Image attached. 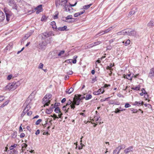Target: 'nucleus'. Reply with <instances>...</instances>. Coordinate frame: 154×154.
Wrapping results in <instances>:
<instances>
[{"label": "nucleus", "mask_w": 154, "mask_h": 154, "mask_svg": "<svg viewBox=\"0 0 154 154\" xmlns=\"http://www.w3.org/2000/svg\"><path fill=\"white\" fill-rule=\"evenodd\" d=\"M55 107V106L53 104H52L51 105V106L50 107V108L52 110Z\"/></svg>", "instance_id": "63"}, {"label": "nucleus", "mask_w": 154, "mask_h": 154, "mask_svg": "<svg viewBox=\"0 0 154 154\" xmlns=\"http://www.w3.org/2000/svg\"><path fill=\"white\" fill-rule=\"evenodd\" d=\"M55 112L56 113H60V108L58 107H57L54 109Z\"/></svg>", "instance_id": "36"}, {"label": "nucleus", "mask_w": 154, "mask_h": 154, "mask_svg": "<svg viewBox=\"0 0 154 154\" xmlns=\"http://www.w3.org/2000/svg\"><path fill=\"white\" fill-rule=\"evenodd\" d=\"M76 95L77 96H76V97L79 99L80 100H81L85 98V97L83 95L79 94L77 95Z\"/></svg>", "instance_id": "27"}, {"label": "nucleus", "mask_w": 154, "mask_h": 154, "mask_svg": "<svg viewBox=\"0 0 154 154\" xmlns=\"http://www.w3.org/2000/svg\"><path fill=\"white\" fill-rule=\"evenodd\" d=\"M76 96H77L76 95H75L73 98L72 104L70 105L71 109H74L75 108V105H79L80 102L81 100L77 98Z\"/></svg>", "instance_id": "3"}, {"label": "nucleus", "mask_w": 154, "mask_h": 154, "mask_svg": "<svg viewBox=\"0 0 154 154\" xmlns=\"http://www.w3.org/2000/svg\"><path fill=\"white\" fill-rule=\"evenodd\" d=\"M147 26L149 27H151L154 26V20H151L147 24Z\"/></svg>", "instance_id": "19"}, {"label": "nucleus", "mask_w": 154, "mask_h": 154, "mask_svg": "<svg viewBox=\"0 0 154 154\" xmlns=\"http://www.w3.org/2000/svg\"><path fill=\"white\" fill-rule=\"evenodd\" d=\"M72 101H71L70 100H69L67 102L66 105L67 106H69L70 105H72Z\"/></svg>", "instance_id": "41"}, {"label": "nucleus", "mask_w": 154, "mask_h": 154, "mask_svg": "<svg viewBox=\"0 0 154 154\" xmlns=\"http://www.w3.org/2000/svg\"><path fill=\"white\" fill-rule=\"evenodd\" d=\"M101 43L102 42L101 41H99L94 42L93 44H94V45L95 46Z\"/></svg>", "instance_id": "39"}, {"label": "nucleus", "mask_w": 154, "mask_h": 154, "mask_svg": "<svg viewBox=\"0 0 154 154\" xmlns=\"http://www.w3.org/2000/svg\"><path fill=\"white\" fill-rule=\"evenodd\" d=\"M52 110L50 108L47 109L46 111V113L47 114H50L51 113L52 111Z\"/></svg>", "instance_id": "37"}, {"label": "nucleus", "mask_w": 154, "mask_h": 154, "mask_svg": "<svg viewBox=\"0 0 154 154\" xmlns=\"http://www.w3.org/2000/svg\"><path fill=\"white\" fill-rule=\"evenodd\" d=\"M148 77L151 79H152L154 77V68L150 69Z\"/></svg>", "instance_id": "10"}, {"label": "nucleus", "mask_w": 154, "mask_h": 154, "mask_svg": "<svg viewBox=\"0 0 154 154\" xmlns=\"http://www.w3.org/2000/svg\"><path fill=\"white\" fill-rule=\"evenodd\" d=\"M14 85H15V89L19 86L21 84L19 81H17V82H14Z\"/></svg>", "instance_id": "26"}, {"label": "nucleus", "mask_w": 154, "mask_h": 154, "mask_svg": "<svg viewBox=\"0 0 154 154\" xmlns=\"http://www.w3.org/2000/svg\"><path fill=\"white\" fill-rule=\"evenodd\" d=\"M131 89L134 90L138 91L140 90V86H137L135 87V88L132 87L131 88Z\"/></svg>", "instance_id": "35"}, {"label": "nucleus", "mask_w": 154, "mask_h": 154, "mask_svg": "<svg viewBox=\"0 0 154 154\" xmlns=\"http://www.w3.org/2000/svg\"><path fill=\"white\" fill-rule=\"evenodd\" d=\"M46 45V43L45 42L42 41L39 44V46L40 47L41 49L44 48V47Z\"/></svg>", "instance_id": "16"}, {"label": "nucleus", "mask_w": 154, "mask_h": 154, "mask_svg": "<svg viewBox=\"0 0 154 154\" xmlns=\"http://www.w3.org/2000/svg\"><path fill=\"white\" fill-rule=\"evenodd\" d=\"M31 100H27L25 102V103L24 105L26 106V107L25 108V109H26L27 111L31 108L30 104Z\"/></svg>", "instance_id": "6"}, {"label": "nucleus", "mask_w": 154, "mask_h": 154, "mask_svg": "<svg viewBox=\"0 0 154 154\" xmlns=\"http://www.w3.org/2000/svg\"><path fill=\"white\" fill-rule=\"evenodd\" d=\"M41 36L42 39H44L50 36L51 34L50 32H45L42 33Z\"/></svg>", "instance_id": "8"}, {"label": "nucleus", "mask_w": 154, "mask_h": 154, "mask_svg": "<svg viewBox=\"0 0 154 154\" xmlns=\"http://www.w3.org/2000/svg\"><path fill=\"white\" fill-rule=\"evenodd\" d=\"M23 146L22 147V149H23L25 150L27 146V145L25 143H23Z\"/></svg>", "instance_id": "48"}, {"label": "nucleus", "mask_w": 154, "mask_h": 154, "mask_svg": "<svg viewBox=\"0 0 154 154\" xmlns=\"http://www.w3.org/2000/svg\"><path fill=\"white\" fill-rule=\"evenodd\" d=\"M117 35H124L123 30H122L120 32H117Z\"/></svg>", "instance_id": "43"}, {"label": "nucleus", "mask_w": 154, "mask_h": 154, "mask_svg": "<svg viewBox=\"0 0 154 154\" xmlns=\"http://www.w3.org/2000/svg\"><path fill=\"white\" fill-rule=\"evenodd\" d=\"M131 106V105L128 103H126L125 106V107L126 108L129 107Z\"/></svg>", "instance_id": "56"}, {"label": "nucleus", "mask_w": 154, "mask_h": 154, "mask_svg": "<svg viewBox=\"0 0 154 154\" xmlns=\"http://www.w3.org/2000/svg\"><path fill=\"white\" fill-rule=\"evenodd\" d=\"M5 18V15L4 13L0 11V22H2Z\"/></svg>", "instance_id": "13"}, {"label": "nucleus", "mask_w": 154, "mask_h": 154, "mask_svg": "<svg viewBox=\"0 0 154 154\" xmlns=\"http://www.w3.org/2000/svg\"><path fill=\"white\" fill-rule=\"evenodd\" d=\"M92 97V95L91 94H87L85 98L86 100H88L90 99H91Z\"/></svg>", "instance_id": "31"}, {"label": "nucleus", "mask_w": 154, "mask_h": 154, "mask_svg": "<svg viewBox=\"0 0 154 154\" xmlns=\"http://www.w3.org/2000/svg\"><path fill=\"white\" fill-rule=\"evenodd\" d=\"M130 41L129 39H128L126 41V42H125V46H127L129 45L130 43Z\"/></svg>", "instance_id": "50"}, {"label": "nucleus", "mask_w": 154, "mask_h": 154, "mask_svg": "<svg viewBox=\"0 0 154 154\" xmlns=\"http://www.w3.org/2000/svg\"><path fill=\"white\" fill-rule=\"evenodd\" d=\"M28 111L24 109L22 112V113L21 114V116L22 117H23L25 115V114L27 113V112Z\"/></svg>", "instance_id": "38"}, {"label": "nucleus", "mask_w": 154, "mask_h": 154, "mask_svg": "<svg viewBox=\"0 0 154 154\" xmlns=\"http://www.w3.org/2000/svg\"><path fill=\"white\" fill-rule=\"evenodd\" d=\"M103 33L101 34V35H103L105 33H107V32H109V30L108 29H107L105 30H103Z\"/></svg>", "instance_id": "55"}, {"label": "nucleus", "mask_w": 154, "mask_h": 154, "mask_svg": "<svg viewBox=\"0 0 154 154\" xmlns=\"http://www.w3.org/2000/svg\"><path fill=\"white\" fill-rule=\"evenodd\" d=\"M72 16L71 15H68L65 18L66 20H64V19H63L64 18V17L62 18V20H63V21L66 22V20H68L69 19H72Z\"/></svg>", "instance_id": "24"}, {"label": "nucleus", "mask_w": 154, "mask_h": 154, "mask_svg": "<svg viewBox=\"0 0 154 154\" xmlns=\"http://www.w3.org/2000/svg\"><path fill=\"white\" fill-rule=\"evenodd\" d=\"M52 28L54 29H55V30H56V31H57V29L58 28H57L56 26V25H55L54 26H52Z\"/></svg>", "instance_id": "61"}, {"label": "nucleus", "mask_w": 154, "mask_h": 154, "mask_svg": "<svg viewBox=\"0 0 154 154\" xmlns=\"http://www.w3.org/2000/svg\"><path fill=\"white\" fill-rule=\"evenodd\" d=\"M72 61V59H68L66 60L65 61V63H71Z\"/></svg>", "instance_id": "46"}, {"label": "nucleus", "mask_w": 154, "mask_h": 154, "mask_svg": "<svg viewBox=\"0 0 154 154\" xmlns=\"http://www.w3.org/2000/svg\"><path fill=\"white\" fill-rule=\"evenodd\" d=\"M144 103L143 101H140L139 102L135 101L134 103V105L138 106H141L143 105Z\"/></svg>", "instance_id": "14"}, {"label": "nucleus", "mask_w": 154, "mask_h": 154, "mask_svg": "<svg viewBox=\"0 0 154 154\" xmlns=\"http://www.w3.org/2000/svg\"><path fill=\"white\" fill-rule=\"evenodd\" d=\"M85 11L83 10V11H82L76 13H75L74 14V16L75 17H78V16L82 14H83L85 12Z\"/></svg>", "instance_id": "20"}, {"label": "nucleus", "mask_w": 154, "mask_h": 154, "mask_svg": "<svg viewBox=\"0 0 154 154\" xmlns=\"http://www.w3.org/2000/svg\"><path fill=\"white\" fill-rule=\"evenodd\" d=\"M73 90L74 89L73 88H71L69 89L68 91L66 92H67L68 94H70L72 92V91H73Z\"/></svg>", "instance_id": "40"}, {"label": "nucleus", "mask_w": 154, "mask_h": 154, "mask_svg": "<svg viewBox=\"0 0 154 154\" xmlns=\"http://www.w3.org/2000/svg\"><path fill=\"white\" fill-rule=\"evenodd\" d=\"M134 75V74H133L132 75H131V74H129L128 75H125L124 76V77L125 78H126L128 80H130V81H131Z\"/></svg>", "instance_id": "12"}, {"label": "nucleus", "mask_w": 154, "mask_h": 154, "mask_svg": "<svg viewBox=\"0 0 154 154\" xmlns=\"http://www.w3.org/2000/svg\"><path fill=\"white\" fill-rule=\"evenodd\" d=\"M52 95L50 94H47L43 99V103L44 104V106H48L50 103L51 98L52 97Z\"/></svg>", "instance_id": "1"}, {"label": "nucleus", "mask_w": 154, "mask_h": 154, "mask_svg": "<svg viewBox=\"0 0 154 154\" xmlns=\"http://www.w3.org/2000/svg\"><path fill=\"white\" fill-rule=\"evenodd\" d=\"M143 94H145V96L147 95V97H148V94L147 93L142 92V93H140V95L141 96H143Z\"/></svg>", "instance_id": "51"}, {"label": "nucleus", "mask_w": 154, "mask_h": 154, "mask_svg": "<svg viewBox=\"0 0 154 154\" xmlns=\"http://www.w3.org/2000/svg\"><path fill=\"white\" fill-rule=\"evenodd\" d=\"M12 77V75H8L7 77V79L9 80H10Z\"/></svg>", "instance_id": "54"}, {"label": "nucleus", "mask_w": 154, "mask_h": 154, "mask_svg": "<svg viewBox=\"0 0 154 154\" xmlns=\"http://www.w3.org/2000/svg\"><path fill=\"white\" fill-rule=\"evenodd\" d=\"M129 29H126L123 30L124 35H128L129 33Z\"/></svg>", "instance_id": "23"}, {"label": "nucleus", "mask_w": 154, "mask_h": 154, "mask_svg": "<svg viewBox=\"0 0 154 154\" xmlns=\"http://www.w3.org/2000/svg\"><path fill=\"white\" fill-rule=\"evenodd\" d=\"M65 51H61L58 54V55L59 56H60L62 55H63L64 54Z\"/></svg>", "instance_id": "53"}, {"label": "nucleus", "mask_w": 154, "mask_h": 154, "mask_svg": "<svg viewBox=\"0 0 154 154\" xmlns=\"http://www.w3.org/2000/svg\"><path fill=\"white\" fill-rule=\"evenodd\" d=\"M35 9L36 10H39V9H42V5H39Z\"/></svg>", "instance_id": "49"}, {"label": "nucleus", "mask_w": 154, "mask_h": 154, "mask_svg": "<svg viewBox=\"0 0 154 154\" xmlns=\"http://www.w3.org/2000/svg\"><path fill=\"white\" fill-rule=\"evenodd\" d=\"M91 5L92 4H90L89 5H85L83 6V8L84 9L87 10L89 8Z\"/></svg>", "instance_id": "32"}, {"label": "nucleus", "mask_w": 154, "mask_h": 154, "mask_svg": "<svg viewBox=\"0 0 154 154\" xmlns=\"http://www.w3.org/2000/svg\"><path fill=\"white\" fill-rule=\"evenodd\" d=\"M17 133L16 132H14L11 135V137L13 138H15L17 136Z\"/></svg>", "instance_id": "30"}, {"label": "nucleus", "mask_w": 154, "mask_h": 154, "mask_svg": "<svg viewBox=\"0 0 154 154\" xmlns=\"http://www.w3.org/2000/svg\"><path fill=\"white\" fill-rule=\"evenodd\" d=\"M77 3V2H76L74 4H70V3H68L69 4V6H70V7L69 8V9H70V8H72V7H73L75 6L76 5Z\"/></svg>", "instance_id": "52"}, {"label": "nucleus", "mask_w": 154, "mask_h": 154, "mask_svg": "<svg viewBox=\"0 0 154 154\" xmlns=\"http://www.w3.org/2000/svg\"><path fill=\"white\" fill-rule=\"evenodd\" d=\"M126 147V146L125 145L123 144L121 145L120 146H118V148L119 149V150H121L122 149H125Z\"/></svg>", "instance_id": "33"}, {"label": "nucleus", "mask_w": 154, "mask_h": 154, "mask_svg": "<svg viewBox=\"0 0 154 154\" xmlns=\"http://www.w3.org/2000/svg\"><path fill=\"white\" fill-rule=\"evenodd\" d=\"M8 4L10 6L12 7L13 9H15L16 10L17 12L18 11L17 9L18 7L14 0H8Z\"/></svg>", "instance_id": "4"}, {"label": "nucleus", "mask_w": 154, "mask_h": 154, "mask_svg": "<svg viewBox=\"0 0 154 154\" xmlns=\"http://www.w3.org/2000/svg\"><path fill=\"white\" fill-rule=\"evenodd\" d=\"M4 11L5 14L6 20L8 21L10 20V16L12 15V13L11 11L9 10L6 11L5 10Z\"/></svg>", "instance_id": "7"}, {"label": "nucleus", "mask_w": 154, "mask_h": 154, "mask_svg": "<svg viewBox=\"0 0 154 154\" xmlns=\"http://www.w3.org/2000/svg\"><path fill=\"white\" fill-rule=\"evenodd\" d=\"M52 117L54 118V120H55V119L58 118V117H57V116L55 114H54Z\"/></svg>", "instance_id": "64"}, {"label": "nucleus", "mask_w": 154, "mask_h": 154, "mask_svg": "<svg viewBox=\"0 0 154 154\" xmlns=\"http://www.w3.org/2000/svg\"><path fill=\"white\" fill-rule=\"evenodd\" d=\"M13 45V44L12 43H10L9 45H8L6 48L7 50H10L12 48V45Z\"/></svg>", "instance_id": "25"}, {"label": "nucleus", "mask_w": 154, "mask_h": 154, "mask_svg": "<svg viewBox=\"0 0 154 154\" xmlns=\"http://www.w3.org/2000/svg\"><path fill=\"white\" fill-rule=\"evenodd\" d=\"M120 150L119 149L118 147H117L115 150H114L113 152V154H119Z\"/></svg>", "instance_id": "22"}, {"label": "nucleus", "mask_w": 154, "mask_h": 154, "mask_svg": "<svg viewBox=\"0 0 154 154\" xmlns=\"http://www.w3.org/2000/svg\"><path fill=\"white\" fill-rule=\"evenodd\" d=\"M103 88L99 89L97 91H94L93 94L94 95H99L101 94H103L104 92Z\"/></svg>", "instance_id": "9"}, {"label": "nucleus", "mask_w": 154, "mask_h": 154, "mask_svg": "<svg viewBox=\"0 0 154 154\" xmlns=\"http://www.w3.org/2000/svg\"><path fill=\"white\" fill-rule=\"evenodd\" d=\"M60 5L64 7V9H65L66 11L70 12V9L69 8V4L67 2V0H62L60 2Z\"/></svg>", "instance_id": "2"}, {"label": "nucleus", "mask_w": 154, "mask_h": 154, "mask_svg": "<svg viewBox=\"0 0 154 154\" xmlns=\"http://www.w3.org/2000/svg\"><path fill=\"white\" fill-rule=\"evenodd\" d=\"M42 121V120L41 119H39L38 120H37L35 122V125H38L40 122Z\"/></svg>", "instance_id": "45"}, {"label": "nucleus", "mask_w": 154, "mask_h": 154, "mask_svg": "<svg viewBox=\"0 0 154 154\" xmlns=\"http://www.w3.org/2000/svg\"><path fill=\"white\" fill-rule=\"evenodd\" d=\"M69 109V108H67V106L66 105L64 106L62 108V109L64 111H66L65 112H67Z\"/></svg>", "instance_id": "28"}, {"label": "nucleus", "mask_w": 154, "mask_h": 154, "mask_svg": "<svg viewBox=\"0 0 154 154\" xmlns=\"http://www.w3.org/2000/svg\"><path fill=\"white\" fill-rule=\"evenodd\" d=\"M5 90L13 91L15 89V85L13 82L12 83H10L6 86L5 88Z\"/></svg>", "instance_id": "5"}, {"label": "nucleus", "mask_w": 154, "mask_h": 154, "mask_svg": "<svg viewBox=\"0 0 154 154\" xmlns=\"http://www.w3.org/2000/svg\"><path fill=\"white\" fill-rule=\"evenodd\" d=\"M136 35V33L135 31L134 30H132V31H129V35H131L133 36H134Z\"/></svg>", "instance_id": "21"}, {"label": "nucleus", "mask_w": 154, "mask_h": 154, "mask_svg": "<svg viewBox=\"0 0 154 154\" xmlns=\"http://www.w3.org/2000/svg\"><path fill=\"white\" fill-rule=\"evenodd\" d=\"M55 15L54 16V17H53V18L54 19H57L58 18V13L57 11H56L55 12Z\"/></svg>", "instance_id": "42"}, {"label": "nucleus", "mask_w": 154, "mask_h": 154, "mask_svg": "<svg viewBox=\"0 0 154 154\" xmlns=\"http://www.w3.org/2000/svg\"><path fill=\"white\" fill-rule=\"evenodd\" d=\"M120 112V110H119L118 108L116 109L115 111L116 113H119Z\"/></svg>", "instance_id": "59"}, {"label": "nucleus", "mask_w": 154, "mask_h": 154, "mask_svg": "<svg viewBox=\"0 0 154 154\" xmlns=\"http://www.w3.org/2000/svg\"><path fill=\"white\" fill-rule=\"evenodd\" d=\"M133 147L132 146H130L128 148L125 149L124 150V152L125 154H127L131 152H133Z\"/></svg>", "instance_id": "11"}, {"label": "nucleus", "mask_w": 154, "mask_h": 154, "mask_svg": "<svg viewBox=\"0 0 154 154\" xmlns=\"http://www.w3.org/2000/svg\"><path fill=\"white\" fill-rule=\"evenodd\" d=\"M25 134L24 133H22L20 135V138H23L25 137Z\"/></svg>", "instance_id": "60"}, {"label": "nucleus", "mask_w": 154, "mask_h": 154, "mask_svg": "<svg viewBox=\"0 0 154 154\" xmlns=\"http://www.w3.org/2000/svg\"><path fill=\"white\" fill-rule=\"evenodd\" d=\"M115 27V26H111L109 28H108L109 30V31H110L112 30V29H113Z\"/></svg>", "instance_id": "62"}, {"label": "nucleus", "mask_w": 154, "mask_h": 154, "mask_svg": "<svg viewBox=\"0 0 154 154\" xmlns=\"http://www.w3.org/2000/svg\"><path fill=\"white\" fill-rule=\"evenodd\" d=\"M92 81L91 82L92 83H93L94 82L96 81H97V77L95 76L92 79Z\"/></svg>", "instance_id": "44"}, {"label": "nucleus", "mask_w": 154, "mask_h": 154, "mask_svg": "<svg viewBox=\"0 0 154 154\" xmlns=\"http://www.w3.org/2000/svg\"><path fill=\"white\" fill-rule=\"evenodd\" d=\"M8 152L9 153H12V154H17L18 153V151H17V149H14L12 151H10L9 150H8Z\"/></svg>", "instance_id": "18"}, {"label": "nucleus", "mask_w": 154, "mask_h": 154, "mask_svg": "<svg viewBox=\"0 0 154 154\" xmlns=\"http://www.w3.org/2000/svg\"><path fill=\"white\" fill-rule=\"evenodd\" d=\"M43 66V64L42 63H40L38 66V69H42Z\"/></svg>", "instance_id": "47"}, {"label": "nucleus", "mask_w": 154, "mask_h": 154, "mask_svg": "<svg viewBox=\"0 0 154 154\" xmlns=\"http://www.w3.org/2000/svg\"><path fill=\"white\" fill-rule=\"evenodd\" d=\"M27 115L28 116H30L32 114V112L31 111H30L27 112Z\"/></svg>", "instance_id": "57"}, {"label": "nucleus", "mask_w": 154, "mask_h": 154, "mask_svg": "<svg viewBox=\"0 0 154 154\" xmlns=\"http://www.w3.org/2000/svg\"><path fill=\"white\" fill-rule=\"evenodd\" d=\"M33 32V31H31L30 32H28L25 35L23 39L25 40L28 39V38L32 34Z\"/></svg>", "instance_id": "17"}, {"label": "nucleus", "mask_w": 154, "mask_h": 154, "mask_svg": "<svg viewBox=\"0 0 154 154\" xmlns=\"http://www.w3.org/2000/svg\"><path fill=\"white\" fill-rule=\"evenodd\" d=\"M103 33V30L101 31L100 32H98L96 34V35L94 36V38H96L98 36V35H102L101 34Z\"/></svg>", "instance_id": "34"}, {"label": "nucleus", "mask_w": 154, "mask_h": 154, "mask_svg": "<svg viewBox=\"0 0 154 154\" xmlns=\"http://www.w3.org/2000/svg\"><path fill=\"white\" fill-rule=\"evenodd\" d=\"M5 99V97L3 96H1L0 97V101H2L4 100Z\"/></svg>", "instance_id": "58"}, {"label": "nucleus", "mask_w": 154, "mask_h": 154, "mask_svg": "<svg viewBox=\"0 0 154 154\" xmlns=\"http://www.w3.org/2000/svg\"><path fill=\"white\" fill-rule=\"evenodd\" d=\"M60 0H57L56 1L55 4L57 8L60 5Z\"/></svg>", "instance_id": "29"}, {"label": "nucleus", "mask_w": 154, "mask_h": 154, "mask_svg": "<svg viewBox=\"0 0 154 154\" xmlns=\"http://www.w3.org/2000/svg\"><path fill=\"white\" fill-rule=\"evenodd\" d=\"M67 26H64L63 27H58L57 29V30L60 31H67L68 30V29H67Z\"/></svg>", "instance_id": "15"}]
</instances>
